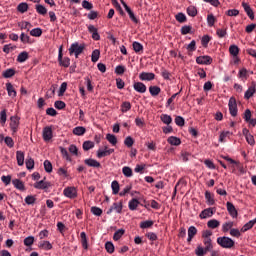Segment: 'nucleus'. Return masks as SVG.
I'll return each mask as SVG.
<instances>
[{
  "instance_id": "nucleus-54",
  "label": "nucleus",
  "mask_w": 256,
  "mask_h": 256,
  "mask_svg": "<svg viewBox=\"0 0 256 256\" xmlns=\"http://www.w3.org/2000/svg\"><path fill=\"white\" fill-rule=\"evenodd\" d=\"M80 239H81V242H82V247L84 249H87L88 248V245H87V234L85 232H81L80 233Z\"/></svg>"
},
{
  "instance_id": "nucleus-52",
  "label": "nucleus",
  "mask_w": 256,
  "mask_h": 256,
  "mask_svg": "<svg viewBox=\"0 0 256 256\" xmlns=\"http://www.w3.org/2000/svg\"><path fill=\"white\" fill-rule=\"evenodd\" d=\"M121 111L122 113H127V111H131V102H123L121 105Z\"/></svg>"
},
{
  "instance_id": "nucleus-21",
  "label": "nucleus",
  "mask_w": 256,
  "mask_h": 256,
  "mask_svg": "<svg viewBox=\"0 0 256 256\" xmlns=\"http://www.w3.org/2000/svg\"><path fill=\"white\" fill-rule=\"evenodd\" d=\"M242 7L245 13L248 15L249 19H255V14L253 13V9H251V6H249V4L242 2Z\"/></svg>"
},
{
  "instance_id": "nucleus-40",
  "label": "nucleus",
  "mask_w": 256,
  "mask_h": 256,
  "mask_svg": "<svg viewBox=\"0 0 256 256\" xmlns=\"http://www.w3.org/2000/svg\"><path fill=\"white\" fill-rule=\"evenodd\" d=\"M246 131V141L248 143V145H255V138L253 137V135L249 134V130H244L243 133H245Z\"/></svg>"
},
{
  "instance_id": "nucleus-32",
  "label": "nucleus",
  "mask_w": 256,
  "mask_h": 256,
  "mask_svg": "<svg viewBox=\"0 0 256 256\" xmlns=\"http://www.w3.org/2000/svg\"><path fill=\"white\" fill-rule=\"evenodd\" d=\"M87 130L83 126H78L73 129V134L78 135V137H81V135H85V132Z\"/></svg>"
},
{
  "instance_id": "nucleus-1",
  "label": "nucleus",
  "mask_w": 256,
  "mask_h": 256,
  "mask_svg": "<svg viewBox=\"0 0 256 256\" xmlns=\"http://www.w3.org/2000/svg\"><path fill=\"white\" fill-rule=\"evenodd\" d=\"M204 248L201 245H198L195 249V255L197 256H205L209 251H213V240L206 239L203 240Z\"/></svg>"
},
{
  "instance_id": "nucleus-51",
  "label": "nucleus",
  "mask_w": 256,
  "mask_h": 256,
  "mask_svg": "<svg viewBox=\"0 0 256 256\" xmlns=\"http://www.w3.org/2000/svg\"><path fill=\"white\" fill-rule=\"evenodd\" d=\"M106 139L108 142L111 143V145H113V146L117 145V136H115L113 134H107Z\"/></svg>"
},
{
  "instance_id": "nucleus-26",
  "label": "nucleus",
  "mask_w": 256,
  "mask_h": 256,
  "mask_svg": "<svg viewBox=\"0 0 256 256\" xmlns=\"http://www.w3.org/2000/svg\"><path fill=\"white\" fill-rule=\"evenodd\" d=\"M12 184L19 191H25V184L23 183V181H21L19 179H14V180H12Z\"/></svg>"
},
{
  "instance_id": "nucleus-64",
  "label": "nucleus",
  "mask_w": 256,
  "mask_h": 256,
  "mask_svg": "<svg viewBox=\"0 0 256 256\" xmlns=\"http://www.w3.org/2000/svg\"><path fill=\"white\" fill-rule=\"evenodd\" d=\"M125 71H126V68L123 65H118L115 68L116 75H123V73H125Z\"/></svg>"
},
{
  "instance_id": "nucleus-35",
  "label": "nucleus",
  "mask_w": 256,
  "mask_h": 256,
  "mask_svg": "<svg viewBox=\"0 0 256 256\" xmlns=\"http://www.w3.org/2000/svg\"><path fill=\"white\" fill-rule=\"evenodd\" d=\"M153 225V220L142 221L140 222V229H150V227H153Z\"/></svg>"
},
{
  "instance_id": "nucleus-20",
  "label": "nucleus",
  "mask_w": 256,
  "mask_h": 256,
  "mask_svg": "<svg viewBox=\"0 0 256 256\" xmlns=\"http://www.w3.org/2000/svg\"><path fill=\"white\" fill-rule=\"evenodd\" d=\"M49 187H51V182H45V178L44 180L34 183L35 189H49Z\"/></svg>"
},
{
  "instance_id": "nucleus-49",
  "label": "nucleus",
  "mask_w": 256,
  "mask_h": 256,
  "mask_svg": "<svg viewBox=\"0 0 256 256\" xmlns=\"http://www.w3.org/2000/svg\"><path fill=\"white\" fill-rule=\"evenodd\" d=\"M44 169H45L46 173L53 172V164H51V161H49V160L44 161Z\"/></svg>"
},
{
  "instance_id": "nucleus-53",
  "label": "nucleus",
  "mask_w": 256,
  "mask_h": 256,
  "mask_svg": "<svg viewBox=\"0 0 256 256\" xmlns=\"http://www.w3.org/2000/svg\"><path fill=\"white\" fill-rule=\"evenodd\" d=\"M132 47L135 53H141L143 51V44L139 42H133Z\"/></svg>"
},
{
  "instance_id": "nucleus-8",
  "label": "nucleus",
  "mask_w": 256,
  "mask_h": 256,
  "mask_svg": "<svg viewBox=\"0 0 256 256\" xmlns=\"http://www.w3.org/2000/svg\"><path fill=\"white\" fill-rule=\"evenodd\" d=\"M42 137L44 141H51L53 139V128L46 126L43 128Z\"/></svg>"
},
{
  "instance_id": "nucleus-60",
  "label": "nucleus",
  "mask_w": 256,
  "mask_h": 256,
  "mask_svg": "<svg viewBox=\"0 0 256 256\" xmlns=\"http://www.w3.org/2000/svg\"><path fill=\"white\" fill-rule=\"evenodd\" d=\"M176 21H178V23H185L187 21V16H185L184 13H178L176 16Z\"/></svg>"
},
{
  "instance_id": "nucleus-7",
  "label": "nucleus",
  "mask_w": 256,
  "mask_h": 256,
  "mask_svg": "<svg viewBox=\"0 0 256 256\" xmlns=\"http://www.w3.org/2000/svg\"><path fill=\"white\" fill-rule=\"evenodd\" d=\"M121 4L123 5L126 13H128L131 21H133V23H139V19H137V16H135V13H133V10H131V8L127 5V3L123 0H120Z\"/></svg>"
},
{
  "instance_id": "nucleus-12",
  "label": "nucleus",
  "mask_w": 256,
  "mask_h": 256,
  "mask_svg": "<svg viewBox=\"0 0 256 256\" xmlns=\"http://www.w3.org/2000/svg\"><path fill=\"white\" fill-rule=\"evenodd\" d=\"M112 153H115V149H112L107 146L104 147V150L99 149L97 152V157L98 159H101L103 157H107L109 155H111Z\"/></svg>"
},
{
  "instance_id": "nucleus-30",
  "label": "nucleus",
  "mask_w": 256,
  "mask_h": 256,
  "mask_svg": "<svg viewBox=\"0 0 256 256\" xmlns=\"http://www.w3.org/2000/svg\"><path fill=\"white\" fill-rule=\"evenodd\" d=\"M219 225H221V222L217 219H212L207 222V227H209V229H217Z\"/></svg>"
},
{
  "instance_id": "nucleus-44",
  "label": "nucleus",
  "mask_w": 256,
  "mask_h": 256,
  "mask_svg": "<svg viewBox=\"0 0 256 256\" xmlns=\"http://www.w3.org/2000/svg\"><path fill=\"white\" fill-rule=\"evenodd\" d=\"M233 222L229 221V222H226L222 225V231L223 233H227L229 231H231V229H233Z\"/></svg>"
},
{
  "instance_id": "nucleus-55",
  "label": "nucleus",
  "mask_w": 256,
  "mask_h": 256,
  "mask_svg": "<svg viewBox=\"0 0 256 256\" xmlns=\"http://www.w3.org/2000/svg\"><path fill=\"white\" fill-rule=\"evenodd\" d=\"M36 11L39 15H47V8L41 4L36 5Z\"/></svg>"
},
{
  "instance_id": "nucleus-24",
  "label": "nucleus",
  "mask_w": 256,
  "mask_h": 256,
  "mask_svg": "<svg viewBox=\"0 0 256 256\" xmlns=\"http://www.w3.org/2000/svg\"><path fill=\"white\" fill-rule=\"evenodd\" d=\"M85 165H88V167H95L96 169H99L101 167V163L95 159H85L84 160Z\"/></svg>"
},
{
  "instance_id": "nucleus-28",
  "label": "nucleus",
  "mask_w": 256,
  "mask_h": 256,
  "mask_svg": "<svg viewBox=\"0 0 256 256\" xmlns=\"http://www.w3.org/2000/svg\"><path fill=\"white\" fill-rule=\"evenodd\" d=\"M139 200H137L136 198H133L132 200L129 201L128 203V207L130 209V211H135L137 210V207H139Z\"/></svg>"
},
{
  "instance_id": "nucleus-4",
  "label": "nucleus",
  "mask_w": 256,
  "mask_h": 256,
  "mask_svg": "<svg viewBox=\"0 0 256 256\" xmlns=\"http://www.w3.org/2000/svg\"><path fill=\"white\" fill-rule=\"evenodd\" d=\"M58 62L62 67H69L71 65V59H69V57L63 58V46L59 48Z\"/></svg>"
},
{
  "instance_id": "nucleus-48",
  "label": "nucleus",
  "mask_w": 256,
  "mask_h": 256,
  "mask_svg": "<svg viewBox=\"0 0 256 256\" xmlns=\"http://www.w3.org/2000/svg\"><path fill=\"white\" fill-rule=\"evenodd\" d=\"M207 23L210 27H213L217 23V18L213 14H208Z\"/></svg>"
},
{
  "instance_id": "nucleus-10",
  "label": "nucleus",
  "mask_w": 256,
  "mask_h": 256,
  "mask_svg": "<svg viewBox=\"0 0 256 256\" xmlns=\"http://www.w3.org/2000/svg\"><path fill=\"white\" fill-rule=\"evenodd\" d=\"M113 211H116V213H122L123 202H114L112 206L108 209L107 215H111Z\"/></svg>"
},
{
  "instance_id": "nucleus-23",
  "label": "nucleus",
  "mask_w": 256,
  "mask_h": 256,
  "mask_svg": "<svg viewBox=\"0 0 256 256\" xmlns=\"http://www.w3.org/2000/svg\"><path fill=\"white\" fill-rule=\"evenodd\" d=\"M197 235V228L195 226H190L188 228V238L187 243H191L193 241V238Z\"/></svg>"
},
{
  "instance_id": "nucleus-18",
  "label": "nucleus",
  "mask_w": 256,
  "mask_h": 256,
  "mask_svg": "<svg viewBox=\"0 0 256 256\" xmlns=\"http://www.w3.org/2000/svg\"><path fill=\"white\" fill-rule=\"evenodd\" d=\"M226 207L229 215L233 217V219H236L238 212H237V208H235V205H233V203L231 202H227Z\"/></svg>"
},
{
  "instance_id": "nucleus-56",
  "label": "nucleus",
  "mask_w": 256,
  "mask_h": 256,
  "mask_svg": "<svg viewBox=\"0 0 256 256\" xmlns=\"http://www.w3.org/2000/svg\"><path fill=\"white\" fill-rule=\"evenodd\" d=\"M40 247H42V249H45V251H51V249H53V245L49 241H44L40 243Z\"/></svg>"
},
{
  "instance_id": "nucleus-17",
  "label": "nucleus",
  "mask_w": 256,
  "mask_h": 256,
  "mask_svg": "<svg viewBox=\"0 0 256 256\" xmlns=\"http://www.w3.org/2000/svg\"><path fill=\"white\" fill-rule=\"evenodd\" d=\"M133 88L137 93H147V86L143 82H134Z\"/></svg>"
},
{
  "instance_id": "nucleus-50",
  "label": "nucleus",
  "mask_w": 256,
  "mask_h": 256,
  "mask_svg": "<svg viewBox=\"0 0 256 256\" xmlns=\"http://www.w3.org/2000/svg\"><path fill=\"white\" fill-rule=\"evenodd\" d=\"M32 37H41L43 35V30L41 28H34L30 31Z\"/></svg>"
},
{
  "instance_id": "nucleus-62",
  "label": "nucleus",
  "mask_w": 256,
  "mask_h": 256,
  "mask_svg": "<svg viewBox=\"0 0 256 256\" xmlns=\"http://www.w3.org/2000/svg\"><path fill=\"white\" fill-rule=\"evenodd\" d=\"M82 147L84 151H89V149H93V147H95V143H93L92 141H85Z\"/></svg>"
},
{
  "instance_id": "nucleus-3",
  "label": "nucleus",
  "mask_w": 256,
  "mask_h": 256,
  "mask_svg": "<svg viewBox=\"0 0 256 256\" xmlns=\"http://www.w3.org/2000/svg\"><path fill=\"white\" fill-rule=\"evenodd\" d=\"M84 50H85V46L79 45V43L75 42V43L71 44V46L69 48V54L75 55V57L77 59L79 57V55H81V53H83Z\"/></svg>"
},
{
  "instance_id": "nucleus-57",
  "label": "nucleus",
  "mask_w": 256,
  "mask_h": 256,
  "mask_svg": "<svg viewBox=\"0 0 256 256\" xmlns=\"http://www.w3.org/2000/svg\"><path fill=\"white\" fill-rule=\"evenodd\" d=\"M4 143L7 145V147H9L10 149H12V147H15V141H13V138L7 136L4 138Z\"/></svg>"
},
{
  "instance_id": "nucleus-63",
  "label": "nucleus",
  "mask_w": 256,
  "mask_h": 256,
  "mask_svg": "<svg viewBox=\"0 0 256 256\" xmlns=\"http://www.w3.org/2000/svg\"><path fill=\"white\" fill-rule=\"evenodd\" d=\"M18 26L20 27V29H26L27 31H29V29H31V27H32L31 23H29L27 21L18 23Z\"/></svg>"
},
{
  "instance_id": "nucleus-59",
  "label": "nucleus",
  "mask_w": 256,
  "mask_h": 256,
  "mask_svg": "<svg viewBox=\"0 0 256 256\" xmlns=\"http://www.w3.org/2000/svg\"><path fill=\"white\" fill-rule=\"evenodd\" d=\"M187 13L190 17H196L197 16V8L195 6H189L187 8Z\"/></svg>"
},
{
  "instance_id": "nucleus-15",
  "label": "nucleus",
  "mask_w": 256,
  "mask_h": 256,
  "mask_svg": "<svg viewBox=\"0 0 256 256\" xmlns=\"http://www.w3.org/2000/svg\"><path fill=\"white\" fill-rule=\"evenodd\" d=\"M215 211V208H206L200 213L199 217L200 219H207V217H213V215H215Z\"/></svg>"
},
{
  "instance_id": "nucleus-2",
  "label": "nucleus",
  "mask_w": 256,
  "mask_h": 256,
  "mask_svg": "<svg viewBox=\"0 0 256 256\" xmlns=\"http://www.w3.org/2000/svg\"><path fill=\"white\" fill-rule=\"evenodd\" d=\"M217 243L220 247H223V249H231L232 247H235V241L226 236L218 237Z\"/></svg>"
},
{
  "instance_id": "nucleus-43",
  "label": "nucleus",
  "mask_w": 256,
  "mask_h": 256,
  "mask_svg": "<svg viewBox=\"0 0 256 256\" xmlns=\"http://www.w3.org/2000/svg\"><path fill=\"white\" fill-rule=\"evenodd\" d=\"M229 53L233 57H237L239 55V47L237 45H231L229 47Z\"/></svg>"
},
{
  "instance_id": "nucleus-22",
  "label": "nucleus",
  "mask_w": 256,
  "mask_h": 256,
  "mask_svg": "<svg viewBox=\"0 0 256 256\" xmlns=\"http://www.w3.org/2000/svg\"><path fill=\"white\" fill-rule=\"evenodd\" d=\"M16 160L19 167H23L25 165V152L17 151L16 152Z\"/></svg>"
},
{
  "instance_id": "nucleus-29",
  "label": "nucleus",
  "mask_w": 256,
  "mask_h": 256,
  "mask_svg": "<svg viewBox=\"0 0 256 256\" xmlns=\"http://www.w3.org/2000/svg\"><path fill=\"white\" fill-rule=\"evenodd\" d=\"M205 199H206L207 205H215V198L213 197V194H211V192L209 191L205 192Z\"/></svg>"
},
{
  "instance_id": "nucleus-45",
  "label": "nucleus",
  "mask_w": 256,
  "mask_h": 256,
  "mask_svg": "<svg viewBox=\"0 0 256 256\" xmlns=\"http://www.w3.org/2000/svg\"><path fill=\"white\" fill-rule=\"evenodd\" d=\"M0 123L2 127L7 123V110L4 109L0 112Z\"/></svg>"
},
{
  "instance_id": "nucleus-19",
  "label": "nucleus",
  "mask_w": 256,
  "mask_h": 256,
  "mask_svg": "<svg viewBox=\"0 0 256 256\" xmlns=\"http://www.w3.org/2000/svg\"><path fill=\"white\" fill-rule=\"evenodd\" d=\"M6 91L8 93L9 97H12V99H15L17 97V91L15 90V87L10 82L6 83Z\"/></svg>"
},
{
  "instance_id": "nucleus-27",
  "label": "nucleus",
  "mask_w": 256,
  "mask_h": 256,
  "mask_svg": "<svg viewBox=\"0 0 256 256\" xmlns=\"http://www.w3.org/2000/svg\"><path fill=\"white\" fill-rule=\"evenodd\" d=\"M29 59V53L27 51L21 52L18 57H17V62L18 63H25Z\"/></svg>"
},
{
  "instance_id": "nucleus-41",
  "label": "nucleus",
  "mask_w": 256,
  "mask_h": 256,
  "mask_svg": "<svg viewBox=\"0 0 256 256\" xmlns=\"http://www.w3.org/2000/svg\"><path fill=\"white\" fill-rule=\"evenodd\" d=\"M122 173L124 177H133V169H131V167L124 166L122 168Z\"/></svg>"
},
{
  "instance_id": "nucleus-61",
  "label": "nucleus",
  "mask_w": 256,
  "mask_h": 256,
  "mask_svg": "<svg viewBox=\"0 0 256 256\" xmlns=\"http://www.w3.org/2000/svg\"><path fill=\"white\" fill-rule=\"evenodd\" d=\"M134 143H135V140H133V137L131 136H127L124 140V145H126V147L128 148L133 147Z\"/></svg>"
},
{
  "instance_id": "nucleus-5",
  "label": "nucleus",
  "mask_w": 256,
  "mask_h": 256,
  "mask_svg": "<svg viewBox=\"0 0 256 256\" xmlns=\"http://www.w3.org/2000/svg\"><path fill=\"white\" fill-rule=\"evenodd\" d=\"M64 197H67L68 199H77V188L70 186L66 187L63 190Z\"/></svg>"
},
{
  "instance_id": "nucleus-47",
  "label": "nucleus",
  "mask_w": 256,
  "mask_h": 256,
  "mask_svg": "<svg viewBox=\"0 0 256 256\" xmlns=\"http://www.w3.org/2000/svg\"><path fill=\"white\" fill-rule=\"evenodd\" d=\"M91 213L96 217H101V215H103V210L97 206H93L91 208Z\"/></svg>"
},
{
  "instance_id": "nucleus-42",
  "label": "nucleus",
  "mask_w": 256,
  "mask_h": 256,
  "mask_svg": "<svg viewBox=\"0 0 256 256\" xmlns=\"http://www.w3.org/2000/svg\"><path fill=\"white\" fill-rule=\"evenodd\" d=\"M105 249L107 251V253H109L110 255L115 253V245H113V242H106L105 243Z\"/></svg>"
},
{
  "instance_id": "nucleus-25",
  "label": "nucleus",
  "mask_w": 256,
  "mask_h": 256,
  "mask_svg": "<svg viewBox=\"0 0 256 256\" xmlns=\"http://www.w3.org/2000/svg\"><path fill=\"white\" fill-rule=\"evenodd\" d=\"M256 224V218L253 219V220H250L248 223H246L242 229H241V232L242 233H246V231H249V229H253V227L255 226Z\"/></svg>"
},
{
  "instance_id": "nucleus-58",
  "label": "nucleus",
  "mask_w": 256,
  "mask_h": 256,
  "mask_svg": "<svg viewBox=\"0 0 256 256\" xmlns=\"http://www.w3.org/2000/svg\"><path fill=\"white\" fill-rule=\"evenodd\" d=\"M26 169L31 171V169H35V160L33 158H28L26 160Z\"/></svg>"
},
{
  "instance_id": "nucleus-39",
  "label": "nucleus",
  "mask_w": 256,
  "mask_h": 256,
  "mask_svg": "<svg viewBox=\"0 0 256 256\" xmlns=\"http://www.w3.org/2000/svg\"><path fill=\"white\" fill-rule=\"evenodd\" d=\"M15 75V69L9 68L3 72L4 79H11Z\"/></svg>"
},
{
  "instance_id": "nucleus-9",
  "label": "nucleus",
  "mask_w": 256,
  "mask_h": 256,
  "mask_svg": "<svg viewBox=\"0 0 256 256\" xmlns=\"http://www.w3.org/2000/svg\"><path fill=\"white\" fill-rule=\"evenodd\" d=\"M230 115L232 117H237V100L235 98L231 97L228 103Z\"/></svg>"
},
{
  "instance_id": "nucleus-46",
  "label": "nucleus",
  "mask_w": 256,
  "mask_h": 256,
  "mask_svg": "<svg viewBox=\"0 0 256 256\" xmlns=\"http://www.w3.org/2000/svg\"><path fill=\"white\" fill-rule=\"evenodd\" d=\"M123 235H125L124 229L117 230L113 235L114 241H119V239H121V237H123Z\"/></svg>"
},
{
  "instance_id": "nucleus-37",
  "label": "nucleus",
  "mask_w": 256,
  "mask_h": 256,
  "mask_svg": "<svg viewBox=\"0 0 256 256\" xmlns=\"http://www.w3.org/2000/svg\"><path fill=\"white\" fill-rule=\"evenodd\" d=\"M111 189H112L113 195L119 194L120 186H119V182L117 180L112 181Z\"/></svg>"
},
{
  "instance_id": "nucleus-33",
  "label": "nucleus",
  "mask_w": 256,
  "mask_h": 256,
  "mask_svg": "<svg viewBox=\"0 0 256 256\" xmlns=\"http://www.w3.org/2000/svg\"><path fill=\"white\" fill-rule=\"evenodd\" d=\"M168 143L170 145H175L176 147L181 145V139L175 137V136H170L168 139H167Z\"/></svg>"
},
{
  "instance_id": "nucleus-34",
  "label": "nucleus",
  "mask_w": 256,
  "mask_h": 256,
  "mask_svg": "<svg viewBox=\"0 0 256 256\" xmlns=\"http://www.w3.org/2000/svg\"><path fill=\"white\" fill-rule=\"evenodd\" d=\"M160 119L165 125H171V123H173V118L167 114H162Z\"/></svg>"
},
{
  "instance_id": "nucleus-36",
  "label": "nucleus",
  "mask_w": 256,
  "mask_h": 256,
  "mask_svg": "<svg viewBox=\"0 0 256 256\" xmlns=\"http://www.w3.org/2000/svg\"><path fill=\"white\" fill-rule=\"evenodd\" d=\"M99 57H101V51H99V49L94 50L91 55L92 63H97L99 61Z\"/></svg>"
},
{
  "instance_id": "nucleus-16",
  "label": "nucleus",
  "mask_w": 256,
  "mask_h": 256,
  "mask_svg": "<svg viewBox=\"0 0 256 256\" xmlns=\"http://www.w3.org/2000/svg\"><path fill=\"white\" fill-rule=\"evenodd\" d=\"M88 32L91 33L92 39L94 41H99L101 39V35H99V30L93 25L88 26Z\"/></svg>"
},
{
  "instance_id": "nucleus-11",
  "label": "nucleus",
  "mask_w": 256,
  "mask_h": 256,
  "mask_svg": "<svg viewBox=\"0 0 256 256\" xmlns=\"http://www.w3.org/2000/svg\"><path fill=\"white\" fill-rule=\"evenodd\" d=\"M256 93V82L252 81L251 85L248 87L247 91L244 94V99L249 100Z\"/></svg>"
},
{
  "instance_id": "nucleus-38",
  "label": "nucleus",
  "mask_w": 256,
  "mask_h": 256,
  "mask_svg": "<svg viewBox=\"0 0 256 256\" xmlns=\"http://www.w3.org/2000/svg\"><path fill=\"white\" fill-rule=\"evenodd\" d=\"M28 10L29 5L25 2H22L17 6V11H19V13H27Z\"/></svg>"
},
{
  "instance_id": "nucleus-13",
  "label": "nucleus",
  "mask_w": 256,
  "mask_h": 256,
  "mask_svg": "<svg viewBox=\"0 0 256 256\" xmlns=\"http://www.w3.org/2000/svg\"><path fill=\"white\" fill-rule=\"evenodd\" d=\"M196 63L198 65H211V63H213V58L210 56H199L196 58Z\"/></svg>"
},
{
  "instance_id": "nucleus-14",
  "label": "nucleus",
  "mask_w": 256,
  "mask_h": 256,
  "mask_svg": "<svg viewBox=\"0 0 256 256\" xmlns=\"http://www.w3.org/2000/svg\"><path fill=\"white\" fill-rule=\"evenodd\" d=\"M140 81H153L155 79V73L153 72H141L139 74Z\"/></svg>"
},
{
  "instance_id": "nucleus-31",
  "label": "nucleus",
  "mask_w": 256,
  "mask_h": 256,
  "mask_svg": "<svg viewBox=\"0 0 256 256\" xmlns=\"http://www.w3.org/2000/svg\"><path fill=\"white\" fill-rule=\"evenodd\" d=\"M149 93L152 95V97H157V95L161 93V88L159 86H150Z\"/></svg>"
},
{
  "instance_id": "nucleus-6",
  "label": "nucleus",
  "mask_w": 256,
  "mask_h": 256,
  "mask_svg": "<svg viewBox=\"0 0 256 256\" xmlns=\"http://www.w3.org/2000/svg\"><path fill=\"white\" fill-rule=\"evenodd\" d=\"M20 118L18 116H12L10 118V129L12 131V135H15L17 131H19V122Z\"/></svg>"
}]
</instances>
